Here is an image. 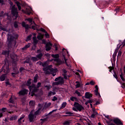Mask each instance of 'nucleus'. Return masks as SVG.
Listing matches in <instances>:
<instances>
[{"mask_svg":"<svg viewBox=\"0 0 125 125\" xmlns=\"http://www.w3.org/2000/svg\"><path fill=\"white\" fill-rule=\"evenodd\" d=\"M122 87L123 88H125V83H122Z\"/></svg>","mask_w":125,"mask_h":125,"instance_id":"680f3d73","label":"nucleus"},{"mask_svg":"<svg viewBox=\"0 0 125 125\" xmlns=\"http://www.w3.org/2000/svg\"><path fill=\"white\" fill-rule=\"evenodd\" d=\"M22 27H24V28H25L26 30H28L29 29V28H30V27H29V25L26 24L25 22H22Z\"/></svg>","mask_w":125,"mask_h":125,"instance_id":"6ab92c4d","label":"nucleus"},{"mask_svg":"<svg viewBox=\"0 0 125 125\" xmlns=\"http://www.w3.org/2000/svg\"><path fill=\"white\" fill-rule=\"evenodd\" d=\"M42 65L43 67H46V66L48 65V63H47V62H45L42 63Z\"/></svg>","mask_w":125,"mask_h":125,"instance_id":"f704fd0d","label":"nucleus"},{"mask_svg":"<svg viewBox=\"0 0 125 125\" xmlns=\"http://www.w3.org/2000/svg\"><path fill=\"white\" fill-rule=\"evenodd\" d=\"M30 46H31V44L30 43H28V44L25 45V47L22 48V50H25V49H27V48H29V47H30Z\"/></svg>","mask_w":125,"mask_h":125,"instance_id":"393cba45","label":"nucleus"},{"mask_svg":"<svg viewBox=\"0 0 125 125\" xmlns=\"http://www.w3.org/2000/svg\"><path fill=\"white\" fill-rule=\"evenodd\" d=\"M121 55H122V51H119L118 57H119V56H121Z\"/></svg>","mask_w":125,"mask_h":125,"instance_id":"09e8293b","label":"nucleus"},{"mask_svg":"<svg viewBox=\"0 0 125 125\" xmlns=\"http://www.w3.org/2000/svg\"><path fill=\"white\" fill-rule=\"evenodd\" d=\"M38 80V75H36L34 77V83H37V81Z\"/></svg>","mask_w":125,"mask_h":125,"instance_id":"c9c22d12","label":"nucleus"},{"mask_svg":"<svg viewBox=\"0 0 125 125\" xmlns=\"http://www.w3.org/2000/svg\"><path fill=\"white\" fill-rule=\"evenodd\" d=\"M13 97L11 96L10 99L9 100V103H11L13 105V104H14V101H13Z\"/></svg>","mask_w":125,"mask_h":125,"instance_id":"b1692460","label":"nucleus"},{"mask_svg":"<svg viewBox=\"0 0 125 125\" xmlns=\"http://www.w3.org/2000/svg\"><path fill=\"white\" fill-rule=\"evenodd\" d=\"M56 100H57V98H56V97H54L52 99V101H56Z\"/></svg>","mask_w":125,"mask_h":125,"instance_id":"5fc2aeb1","label":"nucleus"},{"mask_svg":"<svg viewBox=\"0 0 125 125\" xmlns=\"http://www.w3.org/2000/svg\"><path fill=\"white\" fill-rule=\"evenodd\" d=\"M75 93L78 95V96H82V94L79 91L76 90L75 91Z\"/></svg>","mask_w":125,"mask_h":125,"instance_id":"e433bc0d","label":"nucleus"},{"mask_svg":"<svg viewBox=\"0 0 125 125\" xmlns=\"http://www.w3.org/2000/svg\"><path fill=\"white\" fill-rule=\"evenodd\" d=\"M42 54L41 53L37 56V58L32 57L31 60H32V61H38V60H39V59H41V58H42Z\"/></svg>","mask_w":125,"mask_h":125,"instance_id":"9d476101","label":"nucleus"},{"mask_svg":"<svg viewBox=\"0 0 125 125\" xmlns=\"http://www.w3.org/2000/svg\"><path fill=\"white\" fill-rule=\"evenodd\" d=\"M91 95L89 93H86L85 95V98H90Z\"/></svg>","mask_w":125,"mask_h":125,"instance_id":"cd10ccee","label":"nucleus"},{"mask_svg":"<svg viewBox=\"0 0 125 125\" xmlns=\"http://www.w3.org/2000/svg\"><path fill=\"white\" fill-rule=\"evenodd\" d=\"M32 80L29 79L27 83V85H28V86H29V85H30L31 84V82Z\"/></svg>","mask_w":125,"mask_h":125,"instance_id":"58836bf2","label":"nucleus"},{"mask_svg":"<svg viewBox=\"0 0 125 125\" xmlns=\"http://www.w3.org/2000/svg\"><path fill=\"white\" fill-rule=\"evenodd\" d=\"M51 46H52V44L50 42H48L46 44V51H49L51 49Z\"/></svg>","mask_w":125,"mask_h":125,"instance_id":"4468645a","label":"nucleus"},{"mask_svg":"<svg viewBox=\"0 0 125 125\" xmlns=\"http://www.w3.org/2000/svg\"><path fill=\"white\" fill-rule=\"evenodd\" d=\"M90 83H87L86 84H85V85H89V84H90Z\"/></svg>","mask_w":125,"mask_h":125,"instance_id":"338daca9","label":"nucleus"},{"mask_svg":"<svg viewBox=\"0 0 125 125\" xmlns=\"http://www.w3.org/2000/svg\"><path fill=\"white\" fill-rule=\"evenodd\" d=\"M105 117V118H106V119H107V120H108L107 121V124H108V125H110V123H111V122H112V119H110V118H109V115H106Z\"/></svg>","mask_w":125,"mask_h":125,"instance_id":"5701e85b","label":"nucleus"},{"mask_svg":"<svg viewBox=\"0 0 125 125\" xmlns=\"http://www.w3.org/2000/svg\"><path fill=\"white\" fill-rule=\"evenodd\" d=\"M90 84L91 85H94V84H95V83L93 81H91L90 82Z\"/></svg>","mask_w":125,"mask_h":125,"instance_id":"49530a36","label":"nucleus"},{"mask_svg":"<svg viewBox=\"0 0 125 125\" xmlns=\"http://www.w3.org/2000/svg\"><path fill=\"white\" fill-rule=\"evenodd\" d=\"M17 38H18V35L17 34H15L14 37L9 35V34H8V42H9V44H10V43H11L14 40H16Z\"/></svg>","mask_w":125,"mask_h":125,"instance_id":"0eeeda50","label":"nucleus"},{"mask_svg":"<svg viewBox=\"0 0 125 125\" xmlns=\"http://www.w3.org/2000/svg\"><path fill=\"white\" fill-rule=\"evenodd\" d=\"M96 89L95 90V95H97V96H99L100 95V94L98 93V86L96 85L95 86Z\"/></svg>","mask_w":125,"mask_h":125,"instance_id":"dca6fc26","label":"nucleus"},{"mask_svg":"<svg viewBox=\"0 0 125 125\" xmlns=\"http://www.w3.org/2000/svg\"><path fill=\"white\" fill-rule=\"evenodd\" d=\"M95 115H97V112H95L91 114V118H95Z\"/></svg>","mask_w":125,"mask_h":125,"instance_id":"4c0bfd02","label":"nucleus"},{"mask_svg":"<svg viewBox=\"0 0 125 125\" xmlns=\"http://www.w3.org/2000/svg\"><path fill=\"white\" fill-rule=\"evenodd\" d=\"M0 80L1 82H3L5 80V74H3L0 77Z\"/></svg>","mask_w":125,"mask_h":125,"instance_id":"a878e982","label":"nucleus"},{"mask_svg":"<svg viewBox=\"0 0 125 125\" xmlns=\"http://www.w3.org/2000/svg\"><path fill=\"white\" fill-rule=\"evenodd\" d=\"M64 60L65 61V62L66 64H67V59H66V58H65V56H63Z\"/></svg>","mask_w":125,"mask_h":125,"instance_id":"e2e57ef3","label":"nucleus"},{"mask_svg":"<svg viewBox=\"0 0 125 125\" xmlns=\"http://www.w3.org/2000/svg\"><path fill=\"white\" fill-rule=\"evenodd\" d=\"M45 36L46 38H49V35L47 33H46L45 34Z\"/></svg>","mask_w":125,"mask_h":125,"instance_id":"4d7b16f0","label":"nucleus"},{"mask_svg":"<svg viewBox=\"0 0 125 125\" xmlns=\"http://www.w3.org/2000/svg\"><path fill=\"white\" fill-rule=\"evenodd\" d=\"M43 70L45 74H52L53 77L56 75V72H57V69L52 68V65L47 66L46 67H44Z\"/></svg>","mask_w":125,"mask_h":125,"instance_id":"f257e3e1","label":"nucleus"},{"mask_svg":"<svg viewBox=\"0 0 125 125\" xmlns=\"http://www.w3.org/2000/svg\"><path fill=\"white\" fill-rule=\"evenodd\" d=\"M12 14L15 17V19L18 16V12L17 11V8H15V5H13L12 8Z\"/></svg>","mask_w":125,"mask_h":125,"instance_id":"6e6552de","label":"nucleus"},{"mask_svg":"<svg viewBox=\"0 0 125 125\" xmlns=\"http://www.w3.org/2000/svg\"><path fill=\"white\" fill-rule=\"evenodd\" d=\"M120 77L121 79V80L125 82V78H124V74L123 73H121V74L120 75Z\"/></svg>","mask_w":125,"mask_h":125,"instance_id":"c756f323","label":"nucleus"},{"mask_svg":"<svg viewBox=\"0 0 125 125\" xmlns=\"http://www.w3.org/2000/svg\"><path fill=\"white\" fill-rule=\"evenodd\" d=\"M114 78H115V79H118V75H117V74L115 73L113 75Z\"/></svg>","mask_w":125,"mask_h":125,"instance_id":"6e6d98bb","label":"nucleus"},{"mask_svg":"<svg viewBox=\"0 0 125 125\" xmlns=\"http://www.w3.org/2000/svg\"><path fill=\"white\" fill-rule=\"evenodd\" d=\"M74 107H73V111H76V112H78V111H81L83 110V105L79 104L78 103H75L74 104Z\"/></svg>","mask_w":125,"mask_h":125,"instance_id":"20e7f679","label":"nucleus"},{"mask_svg":"<svg viewBox=\"0 0 125 125\" xmlns=\"http://www.w3.org/2000/svg\"><path fill=\"white\" fill-rule=\"evenodd\" d=\"M75 83H76V86L77 88L83 87V83H80L79 82H76Z\"/></svg>","mask_w":125,"mask_h":125,"instance_id":"f3484780","label":"nucleus"},{"mask_svg":"<svg viewBox=\"0 0 125 125\" xmlns=\"http://www.w3.org/2000/svg\"><path fill=\"white\" fill-rule=\"evenodd\" d=\"M42 83H38L36 87V85L33 84L32 86L29 87V89L30 90L29 94L31 93V96H34L35 95V92H37L38 91V88L41 86Z\"/></svg>","mask_w":125,"mask_h":125,"instance_id":"f03ea898","label":"nucleus"},{"mask_svg":"<svg viewBox=\"0 0 125 125\" xmlns=\"http://www.w3.org/2000/svg\"><path fill=\"white\" fill-rule=\"evenodd\" d=\"M9 106L10 107V108H13V109H16V104H14V105H12V104H10Z\"/></svg>","mask_w":125,"mask_h":125,"instance_id":"7c9ffc66","label":"nucleus"},{"mask_svg":"<svg viewBox=\"0 0 125 125\" xmlns=\"http://www.w3.org/2000/svg\"><path fill=\"white\" fill-rule=\"evenodd\" d=\"M66 114H67V115H68L69 116H72V115H73V113H72V112H66Z\"/></svg>","mask_w":125,"mask_h":125,"instance_id":"37998d69","label":"nucleus"},{"mask_svg":"<svg viewBox=\"0 0 125 125\" xmlns=\"http://www.w3.org/2000/svg\"><path fill=\"white\" fill-rule=\"evenodd\" d=\"M27 21L29 22L30 23H32L31 25H32V28L33 29V30H36L37 29V24L35 23V21H33V19L29 18L27 19Z\"/></svg>","mask_w":125,"mask_h":125,"instance_id":"1a4fd4ad","label":"nucleus"},{"mask_svg":"<svg viewBox=\"0 0 125 125\" xmlns=\"http://www.w3.org/2000/svg\"><path fill=\"white\" fill-rule=\"evenodd\" d=\"M55 81L57 82L53 83V85H58L59 84H62V83H64V80L62 77L57 78L55 79Z\"/></svg>","mask_w":125,"mask_h":125,"instance_id":"39448f33","label":"nucleus"},{"mask_svg":"<svg viewBox=\"0 0 125 125\" xmlns=\"http://www.w3.org/2000/svg\"><path fill=\"white\" fill-rule=\"evenodd\" d=\"M52 57L53 58H56L54 60V62L56 64V65H60L61 63H62V62L59 60V55L56 54V55H52Z\"/></svg>","mask_w":125,"mask_h":125,"instance_id":"423d86ee","label":"nucleus"},{"mask_svg":"<svg viewBox=\"0 0 125 125\" xmlns=\"http://www.w3.org/2000/svg\"><path fill=\"white\" fill-rule=\"evenodd\" d=\"M31 12H32V8H29V12L28 13L29 15L31 14Z\"/></svg>","mask_w":125,"mask_h":125,"instance_id":"13d9d810","label":"nucleus"},{"mask_svg":"<svg viewBox=\"0 0 125 125\" xmlns=\"http://www.w3.org/2000/svg\"><path fill=\"white\" fill-rule=\"evenodd\" d=\"M45 87L46 88V89H47V90H49V89L51 88V86L47 85V86H45Z\"/></svg>","mask_w":125,"mask_h":125,"instance_id":"c03bdc74","label":"nucleus"},{"mask_svg":"<svg viewBox=\"0 0 125 125\" xmlns=\"http://www.w3.org/2000/svg\"><path fill=\"white\" fill-rule=\"evenodd\" d=\"M33 42L34 43H37V42H38V40H37V38L36 37H33Z\"/></svg>","mask_w":125,"mask_h":125,"instance_id":"2f4dec72","label":"nucleus"},{"mask_svg":"<svg viewBox=\"0 0 125 125\" xmlns=\"http://www.w3.org/2000/svg\"><path fill=\"white\" fill-rule=\"evenodd\" d=\"M30 40H31V36H29L27 37V39H26V41H30Z\"/></svg>","mask_w":125,"mask_h":125,"instance_id":"603ef678","label":"nucleus"},{"mask_svg":"<svg viewBox=\"0 0 125 125\" xmlns=\"http://www.w3.org/2000/svg\"><path fill=\"white\" fill-rule=\"evenodd\" d=\"M56 94V93L55 92H49L48 94V96H51V95H55Z\"/></svg>","mask_w":125,"mask_h":125,"instance_id":"c85d7f7f","label":"nucleus"},{"mask_svg":"<svg viewBox=\"0 0 125 125\" xmlns=\"http://www.w3.org/2000/svg\"><path fill=\"white\" fill-rule=\"evenodd\" d=\"M16 72L14 73H12V75L13 76V77H14V75L16 74H18V73H19L18 72V69H16Z\"/></svg>","mask_w":125,"mask_h":125,"instance_id":"79ce46f5","label":"nucleus"},{"mask_svg":"<svg viewBox=\"0 0 125 125\" xmlns=\"http://www.w3.org/2000/svg\"><path fill=\"white\" fill-rule=\"evenodd\" d=\"M41 109H39L36 112H35V114H34V111L32 110L30 114L28 116V118L29 119V122L31 123L34 122L36 120V118H37V115H39L40 114V111Z\"/></svg>","mask_w":125,"mask_h":125,"instance_id":"7ed1b4c3","label":"nucleus"},{"mask_svg":"<svg viewBox=\"0 0 125 125\" xmlns=\"http://www.w3.org/2000/svg\"><path fill=\"white\" fill-rule=\"evenodd\" d=\"M28 92H29V91H28V90L23 89L20 91L19 92V95H25V94H27Z\"/></svg>","mask_w":125,"mask_h":125,"instance_id":"ddd939ff","label":"nucleus"},{"mask_svg":"<svg viewBox=\"0 0 125 125\" xmlns=\"http://www.w3.org/2000/svg\"><path fill=\"white\" fill-rule=\"evenodd\" d=\"M75 99H76V98H75V97H72L71 98H70V100H71V101H74V100H75Z\"/></svg>","mask_w":125,"mask_h":125,"instance_id":"864d4df0","label":"nucleus"},{"mask_svg":"<svg viewBox=\"0 0 125 125\" xmlns=\"http://www.w3.org/2000/svg\"><path fill=\"white\" fill-rule=\"evenodd\" d=\"M17 5L18 7L19 10H21V6H20V3L19 2H17Z\"/></svg>","mask_w":125,"mask_h":125,"instance_id":"72a5a7b5","label":"nucleus"},{"mask_svg":"<svg viewBox=\"0 0 125 125\" xmlns=\"http://www.w3.org/2000/svg\"><path fill=\"white\" fill-rule=\"evenodd\" d=\"M24 118H25V115H22L20 117V118L18 120L19 123L20 125H21V124H22V123H24Z\"/></svg>","mask_w":125,"mask_h":125,"instance_id":"2eb2a0df","label":"nucleus"},{"mask_svg":"<svg viewBox=\"0 0 125 125\" xmlns=\"http://www.w3.org/2000/svg\"><path fill=\"white\" fill-rule=\"evenodd\" d=\"M42 42L43 43H45V40H43Z\"/></svg>","mask_w":125,"mask_h":125,"instance_id":"774afa93","label":"nucleus"},{"mask_svg":"<svg viewBox=\"0 0 125 125\" xmlns=\"http://www.w3.org/2000/svg\"><path fill=\"white\" fill-rule=\"evenodd\" d=\"M6 65H4L3 67L2 68V72H3L4 73H6V74H8V73H9V68L8 67H5Z\"/></svg>","mask_w":125,"mask_h":125,"instance_id":"9b49d317","label":"nucleus"},{"mask_svg":"<svg viewBox=\"0 0 125 125\" xmlns=\"http://www.w3.org/2000/svg\"><path fill=\"white\" fill-rule=\"evenodd\" d=\"M72 123V121L70 120H67L64 121L63 125H69Z\"/></svg>","mask_w":125,"mask_h":125,"instance_id":"aec40b11","label":"nucleus"},{"mask_svg":"<svg viewBox=\"0 0 125 125\" xmlns=\"http://www.w3.org/2000/svg\"><path fill=\"white\" fill-rule=\"evenodd\" d=\"M20 70V72H22V71H24V68L21 67Z\"/></svg>","mask_w":125,"mask_h":125,"instance_id":"0e129e2a","label":"nucleus"},{"mask_svg":"<svg viewBox=\"0 0 125 125\" xmlns=\"http://www.w3.org/2000/svg\"><path fill=\"white\" fill-rule=\"evenodd\" d=\"M50 105H51V103H49L47 104H45V106L46 107H49V106H50Z\"/></svg>","mask_w":125,"mask_h":125,"instance_id":"8fccbe9b","label":"nucleus"},{"mask_svg":"<svg viewBox=\"0 0 125 125\" xmlns=\"http://www.w3.org/2000/svg\"><path fill=\"white\" fill-rule=\"evenodd\" d=\"M0 29L2 30L3 31H6V29L1 26V24L0 22Z\"/></svg>","mask_w":125,"mask_h":125,"instance_id":"a19ab883","label":"nucleus"},{"mask_svg":"<svg viewBox=\"0 0 125 125\" xmlns=\"http://www.w3.org/2000/svg\"><path fill=\"white\" fill-rule=\"evenodd\" d=\"M5 111H6V108L3 107L1 109L2 112H5Z\"/></svg>","mask_w":125,"mask_h":125,"instance_id":"de8ad7c7","label":"nucleus"},{"mask_svg":"<svg viewBox=\"0 0 125 125\" xmlns=\"http://www.w3.org/2000/svg\"><path fill=\"white\" fill-rule=\"evenodd\" d=\"M40 30L41 31H42V32H43V33H45V30H44V29L41 28Z\"/></svg>","mask_w":125,"mask_h":125,"instance_id":"bf43d9fd","label":"nucleus"},{"mask_svg":"<svg viewBox=\"0 0 125 125\" xmlns=\"http://www.w3.org/2000/svg\"><path fill=\"white\" fill-rule=\"evenodd\" d=\"M114 124H116V125H123V122L121 121V120L118 118L114 119L113 120Z\"/></svg>","mask_w":125,"mask_h":125,"instance_id":"f8f14e48","label":"nucleus"},{"mask_svg":"<svg viewBox=\"0 0 125 125\" xmlns=\"http://www.w3.org/2000/svg\"><path fill=\"white\" fill-rule=\"evenodd\" d=\"M35 104H36L35 101H30L29 102V105L30 106V107H34V106H35Z\"/></svg>","mask_w":125,"mask_h":125,"instance_id":"412c9836","label":"nucleus"},{"mask_svg":"<svg viewBox=\"0 0 125 125\" xmlns=\"http://www.w3.org/2000/svg\"><path fill=\"white\" fill-rule=\"evenodd\" d=\"M13 56H14V58L12 56H11V58L12 59H13L14 60H15L17 58V56H16V55H15V54H14Z\"/></svg>","mask_w":125,"mask_h":125,"instance_id":"ea45409f","label":"nucleus"},{"mask_svg":"<svg viewBox=\"0 0 125 125\" xmlns=\"http://www.w3.org/2000/svg\"><path fill=\"white\" fill-rule=\"evenodd\" d=\"M62 72L64 73V74H63L64 79H68V76L66 74V73H67V71H66V70L65 69H63Z\"/></svg>","mask_w":125,"mask_h":125,"instance_id":"4be33fe9","label":"nucleus"},{"mask_svg":"<svg viewBox=\"0 0 125 125\" xmlns=\"http://www.w3.org/2000/svg\"><path fill=\"white\" fill-rule=\"evenodd\" d=\"M18 118V116L16 115H13L10 117V121H15L16 120H17Z\"/></svg>","mask_w":125,"mask_h":125,"instance_id":"a211bd4d","label":"nucleus"},{"mask_svg":"<svg viewBox=\"0 0 125 125\" xmlns=\"http://www.w3.org/2000/svg\"><path fill=\"white\" fill-rule=\"evenodd\" d=\"M14 27L15 28H17V27H18V23L17 22L14 23Z\"/></svg>","mask_w":125,"mask_h":125,"instance_id":"a18cd8bd","label":"nucleus"},{"mask_svg":"<svg viewBox=\"0 0 125 125\" xmlns=\"http://www.w3.org/2000/svg\"><path fill=\"white\" fill-rule=\"evenodd\" d=\"M108 69H109V72H112V70H113V68L112 66H110L108 67Z\"/></svg>","mask_w":125,"mask_h":125,"instance_id":"3c124183","label":"nucleus"},{"mask_svg":"<svg viewBox=\"0 0 125 125\" xmlns=\"http://www.w3.org/2000/svg\"><path fill=\"white\" fill-rule=\"evenodd\" d=\"M66 105H67L66 102L63 103L62 104V108H65L66 107Z\"/></svg>","mask_w":125,"mask_h":125,"instance_id":"473e14b6","label":"nucleus"},{"mask_svg":"<svg viewBox=\"0 0 125 125\" xmlns=\"http://www.w3.org/2000/svg\"><path fill=\"white\" fill-rule=\"evenodd\" d=\"M0 3L1 4H3V0H0Z\"/></svg>","mask_w":125,"mask_h":125,"instance_id":"69168bd1","label":"nucleus"},{"mask_svg":"<svg viewBox=\"0 0 125 125\" xmlns=\"http://www.w3.org/2000/svg\"><path fill=\"white\" fill-rule=\"evenodd\" d=\"M41 121H42V123H43L44 122H45V121H46V119H41Z\"/></svg>","mask_w":125,"mask_h":125,"instance_id":"052dcab7","label":"nucleus"},{"mask_svg":"<svg viewBox=\"0 0 125 125\" xmlns=\"http://www.w3.org/2000/svg\"><path fill=\"white\" fill-rule=\"evenodd\" d=\"M37 38L38 40H42V39H43V35L39 34V36H37Z\"/></svg>","mask_w":125,"mask_h":125,"instance_id":"bb28decb","label":"nucleus"}]
</instances>
